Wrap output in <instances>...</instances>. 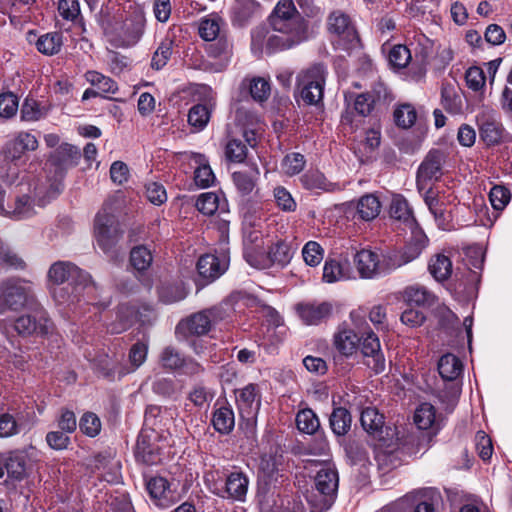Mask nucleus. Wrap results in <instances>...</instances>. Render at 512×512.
Returning <instances> with one entry per match:
<instances>
[{"label": "nucleus", "instance_id": "obj_20", "mask_svg": "<svg viewBox=\"0 0 512 512\" xmlns=\"http://www.w3.org/2000/svg\"><path fill=\"white\" fill-rule=\"evenodd\" d=\"M352 269L348 257L339 255L328 257L323 266L322 280L325 283H335L351 279Z\"/></svg>", "mask_w": 512, "mask_h": 512}, {"label": "nucleus", "instance_id": "obj_33", "mask_svg": "<svg viewBox=\"0 0 512 512\" xmlns=\"http://www.w3.org/2000/svg\"><path fill=\"white\" fill-rule=\"evenodd\" d=\"M360 421L363 429L373 436H379L384 427V416L374 407H367L361 411Z\"/></svg>", "mask_w": 512, "mask_h": 512}, {"label": "nucleus", "instance_id": "obj_4", "mask_svg": "<svg viewBox=\"0 0 512 512\" xmlns=\"http://www.w3.org/2000/svg\"><path fill=\"white\" fill-rule=\"evenodd\" d=\"M327 73L326 67L317 63L297 75V88L305 103L316 105L322 101Z\"/></svg>", "mask_w": 512, "mask_h": 512}, {"label": "nucleus", "instance_id": "obj_46", "mask_svg": "<svg viewBox=\"0 0 512 512\" xmlns=\"http://www.w3.org/2000/svg\"><path fill=\"white\" fill-rule=\"evenodd\" d=\"M370 94L361 93L356 96L345 94V101L353 103L354 110L361 116L370 115L373 110L379 109L374 101L369 97Z\"/></svg>", "mask_w": 512, "mask_h": 512}, {"label": "nucleus", "instance_id": "obj_49", "mask_svg": "<svg viewBox=\"0 0 512 512\" xmlns=\"http://www.w3.org/2000/svg\"><path fill=\"white\" fill-rule=\"evenodd\" d=\"M151 251L145 246H136L130 252V262L134 269L144 271L152 264Z\"/></svg>", "mask_w": 512, "mask_h": 512}, {"label": "nucleus", "instance_id": "obj_18", "mask_svg": "<svg viewBox=\"0 0 512 512\" xmlns=\"http://www.w3.org/2000/svg\"><path fill=\"white\" fill-rule=\"evenodd\" d=\"M296 311L306 325H319L331 316L333 306L326 301L302 302L296 305Z\"/></svg>", "mask_w": 512, "mask_h": 512}, {"label": "nucleus", "instance_id": "obj_7", "mask_svg": "<svg viewBox=\"0 0 512 512\" xmlns=\"http://www.w3.org/2000/svg\"><path fill=\"white\" fill-rule=\"evenodd\" d=\"M476 122L481 140L487 146H494L511 140L508 138L495 110L483 107L476 115Z\"/></svg>", "mask_w": 512, "mask_h": 512}, {"label": "nucleus", "instance_id": "obj_50", "mask_svg": "<svg viewBox=\"0 0 512 512\" xmlns=\"http://www.w3.org/2000/svg\"><path fill=\"white\" fill-rule=\"evenodd\" d=\"M173 41L171 39H164L154 52L151 60V67L156 70L162 69L172 55Z\"/></svg>", "mask_w": 512, "mask_h": 512}, {"label": "nucleus", "instance_id": "obj_58", "mask_svg": "<svg viewBox=\"0 0 512 512\" xmlns=\"http://www.w3.org/2000/svg\"><path fill=\"white\" fill-rule=\"evenodd\" d=\"M388 60L393 67L404 68L411 60L410 50L405 45H395L389 51Z\"/></svg>", "mask_w": 512, "mask_h": 512}, {"label": "nucleus", "instance_id": "obj_52", "mask_svg": "<svg viewBox=\"0 0 512 512\" xmlns=\"http://www.w3.org/2000/svg\"><path fill=\"white\" fill-rule=\"evenodd\" d=\"M105 458H98L96 468L101 471L102 478L108 483H118L121 477V465L119 461L109 460L103 463Z\"/></svg>", "mask_w": 512, "mask_h": 512}, {"label": "nucleus", "instance_id": "obj_27", "mask_svg": "<svg viewBox=\"0 0 512 512\" xmlns=\"http://www.w3.org/2000/svg\"><path fill=\"white\" fill-rule=\"evenodd\" d=\"M38 147L36 137L28 132H20L6 146V155L12 161L21 159L27 151H34Z\"/></svg>", "mask_w": 512, "mask_h": 512}, {"label": "nucleus", "instance_id": "obj_42", "mask_svg": "<svg viewBox=\"0 0 512 512\" xmlns=\"http://www.w3.org/2000/svg\"><path fill=\"white\" fill-rule=\"evenodd\" d=\"M296 425L300 432L311 435L319 429L320 422L312 409L305 408L297 413Z\"/></svg>", "mask_w": 512, "mask_h": 512}, {"label": "nucleus", "instance_id": "obj_56", "mask_svg": "<svg viewBox=\"0 0 512 512\" xmlns=\"http://www.w3.org/2000/svg\"><path fill=\"white\" fill-rule=\"evenodd\" d=\"M208 53L211 57L219 58L224 64H227L232 55V43L227 38L220 36L215 43L209 45Z\"/></svg>", "mask_w": 512, "mask_h": 512}, {"label": "nucleus", "instance_id": "obj_48", "mask_svg": "<svg viewBox=\"0 0 512 512\" xmlns=\"http://www.w3.org/2000/svg\"><path fill=\"white\" fill-rule=\"evenodd\" d=\"M148 353V346L143 342H137L132 345L129 351V362L131 365V369L126 371H120L119 376H124L130 372L138 369L146 360Z\"/></svg>", "mask_w": 512, "mask_h": 512}, {"label": "nucleus", "instance_id": "obj_1", "mask_svg": "<svg viewBox=\"0 0 512 512\" xmlns=\"http://www.w3.org/2000/svg\"><path fill=\"white\" fill-rule=\"evenodd\" d=\"M60 186V182H53L49 185L39 180L21 182L18 184V192L13 204H9L7 208L4 206V211L0 215L14 220L29 218L35 214L36 206H44L51 198L59 194Z\"/></svg>", "mask_w": 512, "mask_h": 512}, {"label": "nucleus", "instance_id": "obj_30", "mask_svg": "<svg viewBox=\"0 0 512 512\" xmlns=\"http://www.w3.org/2000/svg\"><path fill=\"white\" fill-rule=\"evenodd\" d=\"M381 207V202L375 194H365L356 203V215L363 221H371L380 214Z\"/></svg>", "mask_w": 512, "mask_h": 512}, {"label": "nucleus", "instance_id": "obj_41", "mask_svg": "<svg viewBox=\"0 0 512 512\" xmlns=\"http://www.w3.org/2000/svg\"><path fill=\"white\" fill-rule=\"evenodd\" d=\"M405 299L411 303L418 306H430L435 301V296L424 286H410L405 289L404 292Z\"/></svg>", "mask_w": 512, "mask_h": 512}, {"label": "nucleus", "instance_id": "obj_57", "mask_svg": "<svg viewBox=\"0 0 512 512\" xmlns=\"http://www.w3.org/2000/svg\"><path fill=\"white\" fill-rule=\"evenodd\" d=\"M302 256L307 265L315 267L322 261L324 249L318 242L308 241L302 249Z\"/></svg>", "mask_w": 512, "mask_h": 512}, {"label": "nucleus", "instance_id": "obj_34", "mask_svg": "<svg viewBox=\"0 0 512 512\" xmlns=\"http://www.w3.org/2000/svg\"><path fill=\"white\" fill-rule=\"evenodd\" d=\"M225 24L223 19L217 14H210L201 19L198 27L200 37L205 41H214L220 37L222 26Z\"/></svg>", "mask_w": 512, "mask_h": 512}, {"label": "nucleus", "instance_id": "obj_13", "mask_svg": "<svg viewBox=\"0 0 512 512\" xmlns=\"http://www.w3.org/2000/svg\"><path fill=\"white\" fill-rule=\"evenodd\" d=\"M229 266L228 251L223 249L216 254L202 255L197 262L199 276L204 281L203 284L210 283L219 278Z\"/></svg>", "mask_w": 512, "mask_h": 512}, {"label": "nucleus", "instance_id": "obj_2", "mask_svg": "<svg viewBox=\"0 0 512 512\" xmlns=\"http://www.w3.org/2000/svg\"><path fill=\"white\" fill-rule=\"evenodd\" d=\"M269 24L275 33L294 48L308 38L307 24L292 0H280L269 16Z\"/></svg>", "mask_w": 512, "mask_h": 512}, {"label": "nucleus", "instance_id": "obj_9", "mask_svg": "<svg viewBox=\"0 0 512 512\" xmlns=\"http://www.w3.org/2000/svg\"><path fill=\"white\" fill-rule=\"evenodd\" d=\"M329 33L338 37L343 49L349 50L359 43V35L349 14L342 10L332 11L327 18Z\"/></svg>", "mask_w": 512, "mask_h": 512}, {"label": "nucleus", "instance_id": "obj_51", "mask_svg": "<svg viewBox=\"0 0 512 512\" xmlns=\"http://www.w3.org/2000/svg\"><path fill=\"white\" fill-rule=\"evenodd\" d=\"M199 166L194 171L195 184L200 188L210 187L215 181V175L207 163H202L204 157L198 155Z\"/></svg>", "mask_w": 512, "mask_h": 512}, {"label": "nucleus", "instance_id": "obj_25", "mask_svg": "<svg viewBox=\"0 0 512 512\" xmlns=\"http://www.w3.org/2000/svg\"><path fill=\"white\" fill-rule=\"evenodd\" d=\"M292 247L284 242L278 241L273 244L268 251L267 257L263 263L254 264L258 268H268L271 266L285 267L287 266L293 257Z\"/></svg>", "mask_w": 512, "mask_h": 512}, {"label": "nucleus", "instance_id": "obj_31", "mask_svg": "<svg viewBox=\"0 0 512 512\" xmlns=\"http://www.w3.org/2000/svg\"><path fill=\"white\" fill-rule=\"evenodd\" d=\"M259 5L254 0H234L231 9L233 24L238 26L246 25L258 11Z\"/></svg>", "mask_w": 512, "mask_h": 512}, {"label": "nucleus", "instance_id": "obj_12", "mask_svg": "<svg viewBox=\"0 0 512 512\" xmlns=\"http://www.w3.org/2000/svg\"><path fill=\"white\" fill-rule=\"evenodd\" d=\"M291 49L284 40L275 33H271L265 26H257L251 31V50L255 55L264 52L272 54Z\"/></svg>", "mask_w": 512, "mask_h": 512}, {"label": "nucleus", "instance_id": "obj_62", "mask_svg": "<svg viewBox=\"0 0 512 512\" xmlns=\"http://www.w3.org/2000/svg\"><path fill=\"white\" fill-rule=\"evenodd\" d=\"M147 490L154 499L162 501L167 498L169 491V483L163 477H153L147 483Z\"/></svg>", "mask_w": 512, "mask_h": 512}, {"label": "nucleus", "instance_id": "obj_10", "mask_svg": "<svg viewBox=\"0 0 512 512\" xmlns=\"http://www.w3.org/2000/svg\"><path fill=\"white\" fill-rule=\"evenodd\" d=\"M48 278L54 284L60 285L65 281H71L70 285L89 288L94 286L91 275L69 261H58L51 265L48 271Z\"/></svg>", "mask_w": 512, "mask_h": 512}, {"label": "nucleus", "instance_id": "obj_39", "mask_svg": "<svg viewBox=\"0 0 512 512\" xmlns=\"http://www.w3.org/2000/svg\"><path fill=\"white\" fill-rule=\"evenodd\" d=\"M63 45V37L59 32L46 33L36 42L38 51L45 55L57 54Z\"/></svg>", "mask_w": 512, "mask_h": 512}, {"label": "nucleus", "instance_id": "obj_40", "mask_svg": "<svg viewBox=\"0 0 512 512\" xmlns=\"http://www.w3.org/2000/svg\"><path fill=\"white\" fill-rule=\"evenodd\" d=\"M351 415L345 408H335L330 415V427L337 436L345 435L351 427Z\"/></svg>", "mask_w": 512, "mask_h": 512}, {"label": "nucleus", "instance_id": "obj_17", "mask_svg": "<svg viewBox=\"0 0 512 512\" xmlns=\"http://www.w3.org/2000/svg\"><path fill=\"white\" fill-rule=\"evenodd\" d=\"M236 403L240 414L246 418L254 417L261 406V393L259 386L249 383L235 391Z\"/></svg>", "mask_w": 512, "mask_h": 512}, {"label": "nucleus", "instance_id": "obj_32", "mask_svg": "<svg viewBox=\"0 0 512 512\" xmlns=\"http://www.w3.org/2000/svg\"><path fill=\"white\" fill-rule=\"evenodd\" d=\"M438 371L444 380L452 381L461 375L463 364L457 356L447 353L439 359Z\"/></svg>", "mask_w": 512, "mask_h": 512}, {"label": "nucleus", "instance_id": "obj_59", "mask_svg": "<svg viewBox=\"0 0 512 512\" xmlns=\"http://www.w3.org/2000/svg\"><path fill=\"white\" fill-rule=\"evenodd\" d=\"M19 108L18 97L12 93L0 94V117L9 119L16 115Z\"/></svg>", "mask_w": 512, "mask_h": 512}, {"label": "nucleus", "instance_id": "obj_64", "mask_svg": "<svg viewBox=\"0 0 512 512\" xmlns=\"http://www.w3.org/2000/svg\"><path fill=\"white\" fill-rule=\"evenodd\" d=\"M21 120L26 122L38 121L44 116L43 110L40 108L38 102L34 99H25L21 110Z\"/></svg>", "mask_w": 512, "mask_h": 512}, {"label": "nucleus", "instance_id": "obj_21", "mask_svg": "<svg viewBox=\"0 0 512 512\" xmlns=\"http://www.w3.org/2000/svg\"><path fill=\"white\" fill-rule=\"evenodd\" d=\"M361 352L366 358V364L375 373H381L385 369V357L381 351L379 338L373 332H368L361 344Z\"/></svg>", "mask_w": 512, "mask_h": 512}, {"label": "nucleus", "instance_id": "obj_44", "mask_svg": "<svg viewBox=\"0 0 512 512\" xmlns=\"http://www.w3.org/2000/svg\"><path fill=\"white\" fill-rule=\"evenodd\" d=\"M364 93L370 94L369 97L374 101L378 108L386 107L393 100L392 93L381 79L373 81L370 89Z\"/></svg>", "mask_w": 512, "mask_h": 512}, {"label": "nucleus", "instance_id": "obj_55", "mask_svg": "<svg viewBox=\"0 0 512 512\" xmlns=\"http://www.w3.org/2000/svg\"><path fill=\"white\" fill-rule=\"evenodd\" d=\"M0 262L5 266L14 269H24L25 267L24 260L10 245L2 241H0Z\"/></svg>", "mask_w": 512, "mask_h": 512}, {"label": "nucleus", "instance_id": "obj_22", "mask_svg": "<svg viewBox=\"0 0 512 512\" xmlns=\"http://www.w3.org/2000/svg\"><path fill=\"white\" fill-rule=\"evenodd\" d=\"M338 473L335 468L325 466L315 476V487L325 497L324 505L330 506L338 489Z\"/></svg>", "mask_w": 512, "mask_h": 512}, {"label": "nucleus", "instance_id": "obj_63", "mask_svg": "<svg viewBox=\"0 0 512 512\" xmlns=\"http://www.w3.org/2000/svg\"><path fill=\"white\" fill-rule=\"evenodd\" d=\"M160 363L165 369L175 370L183 365V357L175 348L168 346L160 354Z\"/></svg>", "mask_w": 512, "mask_h": 512}, {"label": "nucleus", "instance_id": "obj_37", "mask_svg": "<svg viewBox=\"0 0 512 512\" xmlns=\"http://www.w3.org/2000/svg\"><path fill=\"white\" fill-rule=\"evenodd\" d=\"M84 76L88 83L98 89L99 94H115L118 90V85L113 79L98 71L89 70Z\"/></svg>", "mask_w": 512, "mask_h": 512}, {"label": "nucleus", "instance_id": "obj_36", "mask_svg": "<svg viewBox=\"0 0 512 512\" xmlns=\"http://www.w3.org/2000/svg\"><path fill=\"white\" fill-rule=\"evenodd\" d=\"M413 497L414 512H435V505L440 500L439 493L431 488L418 491Z\"/></svg>", "mask_w": 512, "mask_h": 512}, {"label": "nucleus", "instance_id": "obj_45", "mask_svg": "<svg viewBox=\"0 0 512 512\" xmlns=\"http://www.w3.org/2000/svg\"><path fill=\"white\" fill-rule=\"evenodd\" d=\"M390 214L392 218L405 223L413 224L414 222L412 210L410 209L407 200L400 195L393 197L390 206Z\"/></svg>", "mask_w": 512, "mask_h": 512}, {"label": "nucleus", "instance_id": "obj_15", "mask_svg": "<svg viewBox=\"0 0 512 512\" xmlns=\"http://www.w3.org/2000/svg\"><path fill=\"white\" fill-rule=\"evenodd\" d=\"M249 479L242 472H232L228 475L225 486L210 487V491L222 498H228L234 501H244L248 491Z\"/></svg>", "mask_w": 512, "mask_h": 512}, {"label": "nucleus", "instance_id": "obj_24", "mask_svg": "<svg viewBox=\"0 0 512 512\" xmlns=\"http://www.w3.org/2000/svg\"><path fill=\"white\" fill-rule=\"evenodd\" d=\"M260 176L258 166L253 163L232 173V181L238 193L242 196L250 195L257 185Z\"/></svg>", "mask_w": 512, "mask_h": 512}, {"label": "nucleus", "instance_id": "obj_38", "mask_svg": "<svg viewBox=\"0 0 512 512\" xmlns=\"http://www.w3.org/2000/svg\"><path fill=\"white\" fill-rule=\"evenodd\" d=\"M212 424L216 431L228 434L235 424L234 412L228 406H221L213 413Z\"/></svg>", "mask_w": 512, "mask_h": 512}, {"label": "nucleus", "instance_id": "obj_11", "mask_svg": "<svg viewBox=\"0 0 512 512\" xmlns=\"http://www.w3.org/2000/svg\"><path fill=\"white\" fill-rule=\"evenodd\" d=\"M428 245V238L422 230L412 231L411 238L400 249L389 253V263L393 270L417 259Z\"/></svg>", "mask_w": 512, "mask_h": 512}, {"label": "nucleus", "instance_id": "obj_5", "mask_svg": "<svg viewBox=\"0 0 512 512\" xmlns=\"http://www.w3.org/2000/svg\"><path fill=\"white\" fill-rule=\"evenodd\" d=\"M122 236L120 224L106 203L97 213L94 221V237L99 248L111 253Z\"/></svg>", "mask_w": 512, "mask_h": 512}, {"label": "nucleus", "instance_id": "obj_54", "mask_svg": "<svg viewBox=\"0 0 512 512\" xmlns=\"http://www.w3.org/2000/svg\"><path fill=\"white\" fill-rule=\"evenodd\" d=\"M225 156L231 162L242 163L247 157V147L241 140L230 138L225 145Z\"/></svg>", "mask_w": 512, "mask_h": 512}, {"label": "nucleus", "instance_id": "obj_14", "mask_svg": "<svg viewBox=\"0 0 512 512\" xmlns=\"http://www.w3.org/2000/svg\"><path fill=\"white\" fill-rule=\"evenodd\" d=\"M14 328L20 335H47L52 331L53 325L47 313L43 309H37L33 315L27 314L17 318Z\"/></svg>", "mask_w": 512, "mask_h": 512}, {"label": "nucleus", "instance_id": "obj_47", "mask_svg": "<svg viewBox=\"0 0 512 512\" xmlns=\"http://www.w3.org/2000/svg\"><path fill=\"white\" fill-rule=\"evenodd\" d=\"M436 419V411L430 403H422L415 411L414 422L419 429L426 430L432 427Z\"/></svg>", "mask_w": 512, "mask_h": 512}, {"label": "nucleus", "instance_id": "obj_19", "mask_svg": "<svg viewBox=\"0 0 512 512\" xmlns=\"http://www.w3.org/2000/svg\"><path fill=\"white\" fill-rule=\"evenodd\" d=\"M212 310L195 313L178 323L176 333L183 337L201 336L210 331L212 324Z\"/></svg>", "mask_w": 512, "mask_h": 512}, {"label": "nucleus", "instance_id": "obj_3", "mask_svg": "<svg viewBox=\"0 0 512 512\" xmlns=\"http://www.w3.org/2000/svg\"><path fill=\"white\" fill-rule=\"evenodd\" d=\"M145 27V11L141 6L135 5L125 15L108 22L104 27V34L115 48H130L141 40Z\"/></svg>", "mask_w": 512, "mask_h": 512}, {"label": "nucleus", "instance_id": "obj_23", "mask_svg": "<svg viewBox=\"0 0 512 512\" xmlns=\"http://www.w3.org/2000/svg\"><path fill=\"white\" fill-rule=\"evenodd\" d=\"M26 466V455L19 451L10 452L0 461V479L6 473L12 480H22L26 476Z\"/></svg>", "mask_w": 512, "mask_h": 512}, {"label": "nucleus", "instance_id": "obj_29", "mask_svg": "<svg viewBox=\"0 0 512 512\" xmlns=\"http://www.w3.org/2000/svg\"><path fill=\"white\" fill-rule=\"evenodd\" d=\"M81 157L80 150L71 144L60 145L51 157V163L59 170L77 165Z\"/></svg>", "mask_w": 512, "mask_h": 512}, {"label": "nucleus", "instance_id": "obj_26", "mask_svg": "<svg viewBox=\"0 0 512 512\" xmlns=\"http://www.w3.org/2000/svg\"><path fill=\"white\" fill-rule=\"evenodd\" d=\"M333 343L336 350L343 356L353 355L360 344V338L355 331L346 326H339L333 336Z\"/></svg>", "mask_w": 512, "mask_h": 512}, {"label": "nucleus", "instance_id": "obj_28", "mask_svg": "<svg viewBox=\"0 0 512 512\" xmlns=\"http://www.w3.org/2000/svg\"><path fill=\"white\" fill-rule=\"evenodd\" d=\"M302 185L307 190L334 192L340 190L336 183L327 180L325 175L319 170H308L300 178Z\"/></svg>", "mask_w": 512, "mask_h": 512}, {"label": "nucleus", "instance_id": "obj_6", "mask_svg": "<svg viewBox=\"0 0 512 512\" xmlns=\"http://www.w3.org/2000/svg\"><path fill=\"white\" fill-rule=\"evenodd\" d=\"M31 285L20 278L0 282V314L19 311L32 300Z\"/></svg>", "mask_w": 512, "mask_h": 512}, {"label": "nucleus", "instance_id": "obj_61", "mask_svg": "<svg viewBox=\"0 0 512 512\" xmlns=\"http://www.w3.org/2000/svg\"><path fill=\"white\" fill-rule=\"evenodd\" d=\"M79 428L85 435L95 437L101 430V421L96 414L87 412L81 417Z\"/></svg>", "mask_w": 512, "mask_h": 512}, {"label": "nucleus", "instance_id": "obj_53", "mask_svg": "<svg viewBox=\"0 0 512 512\" xmlns=\"http://www.w3.org/2000/svg\"><path fill=\"white\" fill-rule=\"evenodd\" d=\"M417 119V112L410 104H403L394 111V120L397 126L402 128H410Z\"/></svg>", "mask_w": 512, "mask_h": 512}, {"label": "nucleus", "instance_id": "obj_43", "mask_svg": "<svg viewBox=\"0 0 512 512\" xmlns=\"http://www.w3.org/2000/svg\"><path fill=\"white\" fill-rule=\"evenodd\" d=\"M211 115V109L206 104H196L192 106L188 113V123L195 129V131L203 130Z\"/></svg>", "mask_w": 512, "mask_h": 512}, {"label": "nucleus", "instance_id": "obj_8", "mask_svg": "<svg viewBox=\"0 0 512 512\" xmlns=\"http://www.w3.org/2000/svg\"><path fill=\"white\" fill-rule=\"evenodd\" d=\"M354 264L361 278L372 279L393 270L389 263V254L382 255L371 249L357 251Z\"/></svg>", "mask_w": 512, "mask_h": 512}, {"label": "nucleus", "instance_id": "obj_16", "mask_svg": "<svg viewBox=\"0 0 512 512\" xmlns=\"http://www.w3.org/2000/svg\"><path fill=\"white\" fill-rule=\"evenodd\" d=\"M444 160V153L440 150H432L427 154L417 171L419 190L424 189L428 181L438 180L441 177Z\"/></svg>", "mask_w": 512, "mask_h": 512}, {"label": "nucleus", "instance_id": "obj_60", "mask_svg": "<svg viewBox=\"0 0 512 512\" xmlns=\"http://www.w3.org/2000/svg\"><path fill=\"white\" fill-rule=\"evenodd\" d=\"M305 158L300 153H290L282 161V170L289 176L300 173L305 166Z\"/></svg>", "mask_w": 512, "mask_h": 512}, {"label": "nucleus", "instance_id": "obj_35", "mask_svg": "<svg viewBox=\"0 0 512 512\" xmlns=\"http://www.w3.org/2000/svg\"><path fill=\"white\" fill-rule=\"evenodd\" d=\"M428 269L437 281H445L451 276L452 262L448 256L439 253L431 257Z\"/></svg>", "mask_w": 512, "mask_h": 512}]
</instances>
